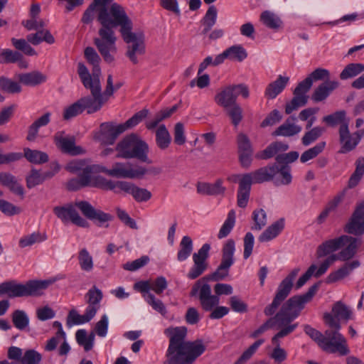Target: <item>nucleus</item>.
<instances>
[{
  "label": "nucleus",
  "instance_id": "obj_57",
  "mask_svg": "<svg viewBox=\"0 0 364 364\" xmlns=\"http://www.w3.org/2000/svg\"><path fill=\"white\" fill-rule=\"evenodd\" d=\"M326 146L325 141L318 143L314 147L305 151L301 156L300 161L305 163L312 159L316 158L320 153L323 151Z\"/></svg>",
  "mask_w": 364,
  "mask_h": 364
},
{
  "label": "nucleus",
  "instance_id": "obj_48",
  "mask_svg": "<svg viewBox=\"0 0 364 364\" xmlns=\"http://www.w3.org/2000/svg\"><path fill=\"white\" fill-rule=\"evenodd\" d=\"M11 318L14 326L21 331L26 329L29 324V318L23 310H15L12 313Z\"/></svg>",
  "mask_w": 364,
  "mask_h": 364
},
{
  "label": "nucleus",
  "instance_id": "obj_62",
  "mask_svg": "<svg viewBox=\"0 0 364 364\" xmlns=\"http://www.w3.org/2000/svg\"><path fill=\"white\" fill-rule=\"evenodd\" d=\"M150 259L148 256L144 255L132 262H127L123 264V269L127 271L134 272L146 265Z\"/></svg>",
  "mask_w": 364,
  "mask_h": 364
},
{
  "label": "nucleus",
  "instance_id": "obj_7",
  "mask_svg": "<svg viewBox=\"0 0 364 364\" xmlns=\"http://www.w3.org/2000/svg\"><path fill=\"white\" fill-rule=\"evenodd\" d=\"M325 323L330 328L327 329L323 335V350L328 353H338L341 355H346L350 353L347 345L346 339L339 333L341 328V323L335 319L330 313L323 314Z\"/></svg>",
  "mask_w": 364,
  "mask_h": 364
},
{
  "label": "nucleus",
  "instance_id": "obj_32",
  "mask_svg": "<svg viewBox=\"0 0 364 364\" xmlns=\"http://www.w3.org/2000/svg\"><path fill=\"white\" fill-rule=\"evenodd\" d=\"M289 81V77L279 75L277 79L269 83L265 90V97L268 99H274L286 87Z\"/></svg>",
  "mask_w": 364,
  "mask_h": 364
},
{
  "label": "nucleus",
  "instance_id": "obj_1",
  "mask_svg": "<svg viewBox=\"0 0 364 364\" xmlns=\"http://www.w3.org/2000/svg\"><path fill=\"white\" fill-rule=\"evenodd\" d=\"M112 1L93 0L92 2L97 8V20L101 25L99 37L94 38V44L107 63L114 61V54L117 53V37L113 28L130 18L122 6L112 4Z\"/></svg>",
  "mask_w": 364,
  "mask_h": 364
},
{
  "label": "nucleus",
  "instance_id": "obj_21",
  "mask_svg": "<svg viewBox=\"0 0 364 364\" xmlns=\"http://www.w3.org/2000/svg\"><path fill=\"white\" fill-rule=\"evenodd\" d=\"M63 132H58L54 136L55 144L62 152L71 156H77L85 153V150L81 146H75L74 136L65 138L63 136Z\"/></svg>",
  "mask_w": 364,
  "mask_h": 364
},
{
  "label": "nucleus",
  "instance_id": "obj_6",
  "mask_svg": "<svg viewBox=\"0 0 364 364\" xmlns=\"http://www.w3.org/2000/svg\"><path fill=\"white\" fill-rule=\"evenodd\" d=\"M54 280H29L26 284L17 283L14 280L0 284V296L6 294L9 298L38 296L43 294Z\"/></svg>",
  "mask_w": 364,
  "mask_h": 364
},
{
  "label": "nucleus",
  "instance_id": "obj_40",
  "mask_svg": "<svg viewBox=\"0 0 364 364\" xmlns=\"http://www.w3.org/2000/svg\"><path fill=\"white\" fill-rule=\"evenodd\" d=\"M218 10L214 5L210 6L201 22L204 26L203 33L205 34L210 31L215 24L217 20Z\"/></svg>",
  "mask_w": 364,
  "mask_h": 364
},
{
  "label": "nucleus",
  "instance_id": "obj_59",
  "mask_svg": "<svg viewBox=\"0 0 364 364\" xmlns=\"http://www.w3.org/2000/svg\"><path fill=\"white\" fill-rule=\"evenodd\" d=\"M298 326V323H295L291 324V323H287L281 326H277V328H280V331L277 333L272 338V342L273 344L277 346V343H279V339L284 338L290 333H291Z\"/></svg>",
  "mask_w": 364,
  "mask_h": 364
},
{
  "label": "nucleus",
  "instance_id": "obj_34",
  "mask_svg": "<svg viewBox=\"0 0 364 364\" xmlns=\"http://www.w3.org/2000/svg\"><path fill=\"white\" fill-rule=\"evenodd\" d=\"M289 149V145L282 141L271 143L265 149L256 154V158L269 159L275 156L279 151H285Z\"/></svg>",
  "mask_w": 364,
  "mask_h": 364
},
{
  "label": "nucleus",
  "instance_id": "obj_44",
  "mask_svg": "<svg viewBox=\"0 0 364 364\" xmlns=\"http://www.w3.org/2000/svg\"><path fill=\"white\" fill-rule=\"evenodd\" d=\"M77 259L80 269L85 272H91L94 267L92 257L87 249H81L77 255Z\"/></svg>",
  "mask_w": 364,
  "mask_h": 364
},
{
  "label": "nucleus",
  "instance_id": "obj_63",
  "mask_svg": "<svg viewBox=\"0 0 364 364\" xmlns=\"http://www.w3.org/2000/svg\"><path fill=\"white\" fill-rule=\"evenodd\" d=\"M42 360L41 355L33 349L25 351L21 359V364H39Z\"/></svg>",
  "mask_w": 364,
  "mask_h": 364
},
{
  "label": "nucleus",
  "instance_id": "obj_58",
  "mask_svg": "<svg viewBox=\"0 0 364 364\" xmlns=\"http://www.w3.org/2000/svg\"><path fill=\"white\" fill-rule=\"evenodd\" d=\"M346 112L344 110L337 111L331 114L323 117V122L330 127H335L338 124L346 123L345 122Z\"/></svg>",
  "mask_w": 364,
  "mask_h": 364
},
{
  "label": "nucleus",
  "instance_id": "obj_10",
  "mask_svg": "<svg viewBox=\"0 0 364 364\" xmlns=\"http://www.w3.org/2000/svg\"><path fill=\"white\" fill-rule=\"evenodd\" d=\"M109 181L100 175L92 176L90 168H84L82 173L78 175V178H71L68 181L67 189L70 191H76L82 188L90 186L108 191V188H112Z\"/></svg>",
  "mask_w": 364,
  "mask_h": 364
},
{
  "label": "nucleus",
  "instance_id": "obj_38",
  "mask_svg": "<svg viewBox=\"0 0 364 364\" xmlns=\"http://www.w3.org/2000/svg\"><path fill=\"white\" fill-rule=\"evenodd\" d=\"M339 249V237L333 240H328L321 243L317 247L316 255L317 258L323 257L331 252Z\"/></svg>",
  "mask_w": 364,
  "mask_h": 364
},
{
  "label": "nucleus",
  "instance_id": "obj_47",
  "mask_svg": "<svg viewBox=\"0 0 364 364\" xmlns=\"http://www.w3.org/2000/svg\"><path fill=\"white\" fill-rule=\"evenodd\" d=\"M260 21L271 29H277L282 24L280 18L269 11H264L261 14Z\"/></svg>",
  "mask_w": 364,
  "mask_h": 364
},
{
  "label": "nucleus",
  "instance_id": "obj_36",
  "mask_svg": "<svg viewBox=\"0 0 364 364\" xmlns=\"http://www.w3.org/2000/svg\"><path fill=\"white\" fill-rule=\"evenodd\" d=\"M284 226V219H279L269 226L259 237L261 242L269 241L276 237L283 230Z\"/></svg>",
  "mask_w": 364,
  "mask_h": 364
},
{
  "label": "nucleus",
  "instance_id": "obj_25",
  "mask_svg": "<svg viewBox=\"0 0 364 364\" xmlns=\"http://www.w3.org/2000/svg\"><path fill=\"white\" fill-rule=\"evenodd\" d=\"M223 181L218 178L215 183L198 182L197 193L204 196H224L226 188L223 186Z\"/></svg>",
  "mask_w": 364,
  "mask_h": 364
},
{
  "label": "nucleus",
  "instance_id": "obj_43",
  "mask_svg": "<svg viewBox=\"0 0 364 364\" xmlns=\"http://www.w3.org/2000/svg\"><path fill=\"white\" fill-rule=\"evenodd\" d=\"M235 212L234 210H231L229 211L228 214V217L226 220H225L223 225L220 228L218 234V239H223L229 235V234L231 232L232 230L233 229L235 224Z\"/></svg>",
  "mask_w": 364,
  "mask_h": 364
},
{
  "label": "nucleus",
  "instance_id": "obj_26",
  "mask_svg": "<svg viewBox=\"0 0 364 364\" xmlns=\"http://www.w3.org/2000/svg\"><path fill=\"white\" fill-rule=\"evenodd\" d=\"M198 299L203 309L205 311H212L220 301L218 296L211 294V288L208 284H204L200 287Z\"/></svg>",
  "mask_w": 364,
  "mask_h": 364
},
{
  "label": "nucleus",
  "instance_id": "obj_2",
  "mask_svg": "<svg viewBox=\"0 0 364 364\" xmlns=\"http://www.w3.org/2000/svg\"><path fill=\"white\" fill-rule=\"evenodd\" d=\"M169 344L164 364H192L206 350L201 339L186 341L187 328L170 327L165 330Z\"/></svg>",
  "mask_w": 364,
  "mask_h": 364
},
{
  "label": "nucleus",
  "instance_id": "obj_24",
  "mask_svg": "<svg viewBox=\"0 0 364 364\" xmlns=\"http://www.w3.org/2000/svg\"><path fill=\"white\" fill-rule=\"evenodd\" d=\"M92 74L90 73V79L87 89L90 90L92 97L97 98L100 100H107V98L103 97L102 93L101 83L100 77L101 75V69L100 64L92 65Z\"/></svg>",
  "mask_w": 364,
  "mask_h": 364
},
{
  "label": "nucleus",
  "instance_id": "obj_55",
  "mask_svg": "<svg viewBox=\"0 0 364 364\" xmlns=\"http://www.w3.org/2000/svg\"><path fill=\"white\" fill-rule=\"evenodd\" d=\"M254 225L251 227L252 230H261L267 225V215L265 211L260 208L252 213Z\"/></svg>",
  "mask_w": 364,
  "mask_h": 364
},
{
  "label": "nucleus",
  "instance_id": "obj_31",
  "mask_svg": "<svg viewBox=\"0 0 364 364\" xmlns=\"http://www.w3.org/2000/svg\"><path fill=\"white\" fill-rule=\"evenodd\" d=\"M0 178V184L7 187L11 192L19 196L21 199L24 198L23 187L18 182L16 176L9 172H2V176Z\"/></svg>",
  "mask_w": 364,
  "mask_h": 364
},
{
  "label": "nucleus",
  "instance_id": "obj_49",
  "mask_svg": "<svg viewBox=\"0 0 364 364\" xmlns=\"http://www.w3.org/2000/svg\"><path fill=\"white\" fill-rule=\"evenodd\" d=\"M0 89L9 94L19 93L22 90L19 82L4 76L0 77Z\"/></svg>",
  "mask_w": 364,
  "mask_h": 364
},
{
  "label": "nucleus",
  "instance_id": "obj_5",
  "mask_svg": "<svg viewBox=\"0 0 364 364\" xmlns=\"http://www.w3.org/2000/svg\"><path fill=\"white\" fill-rule=\"evenodd\" d=\"M77 208L82 214L88 220L93 221L97 226L101 227L104 223L112 221L113 215L103 212L100 209H95L88 201L80 200L75 203V205L68 204L66 206H55L53 213L63 222L70 220L73 224L87 228L89 223L82 218L75 209Z\"/></svg>",
  "mask_w": 364,
  "mask_h": 364
},
{
  "label": "nucleus",
  "instance_id": "obj_17",
  "mask_svg": "<svg viewBox=\"0 0 364 364\" xmlns=\"http://www.w3.org/2000/svg\"><path fill=\"white\" fill-rule=\"evenodd\" d=\"M210 245L208 243L203 245L198 252L193 255L194 264L188 273V277L191 279H195L200 277L208 268V263L207 259L209 257Z\"/></svg>",
  "mask_w": 364,
  "mask_h": 364
},
{
  "label": "nucleus",
  "instance_id": "obj_20",
  "mask_svg": "<svg viewBox=\"0 0 364 364\" xmlns=\"http://www.w3.org/2000/svg\"><path fill=\"white\" fill-rule=\"evenodd\" d=\"M146 173L144 167L139 166L137 168H132L130 163L116 162L114 164L111 174L112 177L123 178H141Z\"/></svg>",
  "mask_w": 364,
  "mask_h": 364
},
{
  "label": "nucleus",
  "instance_id": "obj_28",
  "mask_svg": "<svg viewBox=\"0 0 364 364\" xmlns=\"http://www.w3.org/2000/svg\"><path fill=\"white\" fill-rule=\"evenodd\" d=\"M343 230L346 233L354 235L356 237H362L364 235V217H360L352 214L347 223L344 225Z\"/></svg>",
  "mask_w": 364,
  "mask_h": 364
},
{
  "label": "nucleus",
  "instance_id": "obj_19",
  "mask_svg": "<svg viewBox=\"0 0 364 364\" xmlns=\"http://www.w3.org/2000/svg\"><path fill=\"white\" fill-rule=\"evenodd\" d=\"M239 161L243 168H249L252 161L253 149L247 134L240 133L237 136Z\"/></svg>",
  "mask_w": 364,
  "mask_h": 364
},
{
  "label": "nucleus",
  "instance_id": "obj_45",
  "mask_svg": "<svg viewBox=\"0 0 364 364\" xmlns=\"http://www.w3.org/2000/svg\"><path fill=\"white\" fill-rule=\"evenodd\" d=\"M21 58L23 55L17 50L0 48V64L16 63Z\"/></svg>",
  "mask_w": 364,
  "mask_h": 364
},
{
  "label": "nucleus",
  "instance_id": "obj_37",
  "mask_svg": "<svg viewBox=\"0 0 364 364\" xmlns=\"http://www.w3.org/2000/svg\"><path fill=\"white\" fill-rule=\"evenodd\" d=\"M331 314L335 319L348 321L352 318L353 311L342 301L336 302L331 310Z\"/></svg>",
  "mask_w": 364,
  "mask_h": 364
},
{
  "label": "nucleus",
  "instance_id": "obj_39",
  "mask_svg": "<svg viewBox=\"0 0 364 364\" xmlns=\"http://www.w3.org/2000/svg\"><path fill=\"white\" fill-rule=\"evenodd\" d=\"M23 156L29 162L36 164H41L48 161V156L46 153L29 148H24Z\"/></svg>",
  "mask_w": 364,
  "mask_h": 364
},
{
  "label": "nucleus",
  "instance_id": "obj_56",
  "mask_svg": "<svg viewBox=\"0 0 364 364\" xmlns=\"http://www.w3.org/2000/svg\"><path fill=\"white\" fill-rule=\"evenodd\" d=\"M11 41L16 50L23 52L25 55L30 56L36 55V50L29 45L26 39L12 38Z\"/></svg>",
  "mask_w": 364,
  "mask_h": 364
},
{
  "label": "nucleus",
  "instance_id": "obj_52",
  "mask_svg": "<svg viewBox=\"0 0 364 364\" xmlns=\"http://www.w3.org/2000/svg\"><path fill=\"white\" fill-rule=\"evenodd\" d=\"M264 340L263 338L258 339L254 343H252L247 350H245L240 358L235 361L234 364H244L249 360L252 356L257 351L258 348L264 343Z\"/></svg>",
  "mask_w": 364,
  "mask_h": 364
},
{
  "label": "nucleus",
  "instance_id": "obj_3",
  "mask_svg": "<svg viewBox=\"0 0 364 364\" xmlns=\"http://www.w3.org/2000/svg\"><path fill=\"white\" fill-rule=\"evenodd\" d=\"M291 179L290 167L289 166H279L277 163L243 174L239 182L237 205L240 208L247 206L252 183L272 181L275 186H279L290 184Z\"/></svg>",
  "mask_w": 364,
  "mask_h": 364
},
{
  "label": "nucleus",
  "instance_id": "obj_61",
  "mask_svg": "<svg viewBox=\"0 0 364 364\" xmlns=\"http://www.w3.org/2000/svg\"><path fill=\"white\" fill-rule=\"evenodd\" d=\"M149 114V110L143 109L139 112L135 113L131 118L123 123V125L126 130L131 129L138 124H139L143 119H144Z\"/></svg>",
  "mask_w": 364,
  "mask_h": 364
},
{
  "label": "nucleus",
  "instance_id": "obj_46",
  "mask_svg": "<svg viewBox=\"0 0 364 364\" xmlns=\"http://www.w3.org/2000/svg\"><path fill=\"white\" fill-rule=\"evenodd\" d=\"M364 71V64L350 63L347 65L340 74L341 80H347L357 76Z\"/></svg>",
  "mask_w": 364,
  "mask_h": 364
},
{
  "label": "nucleus",
  "instance_id": "obj_4",
  "mask_svg": "<svg viewBox=\"0 0 364 364\" xmlns=\"http://www.w3.org/2000/svg\"><path fill=\"white\" fill-rule=\"evenodd\" d=\"M321 282H318L312 285L305 294L294 295L287 299L281 305L279 310L269 318L262 326L251 333L250 337L256 338L264 333L268 329L274 326H281L287 323H291L301 314L305 304L311 301L317 292Z\"/></svg>",
  "mask_w": 364,
  "mask_h": 364
},
{
  "label": "nucleus",
  "instance_id": "obj_30",
  "mask_svg": "<svg viewBox=\"0 0 364 364\" xmlns=\"http://www.w3.org/2000/svg\"><path fill=\"white\" fill-rule=\"evenodd\" d=\"M0 178V184L7 187L11 192L19 196L21 199L24 198L23 187L18 182L16 176L9 172H2V176Z\"/></svg>",
  "mask_w": 364,
  "mask_h": 364
},
{
  "label": "nucleus",
  "instance_id": "obj_50",
  "mask_svg": "<svg viewBox=\"0 0 364 364\" xmlns=\"http://www.w3.org/2000/svg\"><path fill=\"white\" fill-rule=\"evenodd\" d=\"M46 239L47 235L45 232L41 233L39 232H35L21 238L19 240V246L23 248L28 246H31L35 243L45 241Z\"/></svg>",
  "mask_w": 364,
  "mask_h": 364
},
{
  "label": "nucleus",
  "instance_id": "obj_51",
  "mask_svg": "<svg viewBox=\"0 0 364 364\" xmlns=\"http://www.w3.org/2000/svg\"><path fill=\"white\" fill-rule=\"evenodd\" d=\"M225 52L228 59L238 62L242 61L247 56L246 50L240 45L232 46L227 48Z\"/></svg>",
  "mask_w": 364,
  "mask_h": 364
},
{
  "label": "nucleus",
  "instance_id": "obj_18",
  "mask_svg": "<svg viewBox=\"0 0 364 364\" xmlns=\"http://www.w3.org/2000/svg\"><path fill=\"white\" fill-rule=\"evenodd\" d=\"M363 244L362 237L343 235L339 237V249L343 247L341 253L345 262L349 261L357 254L358 250Z\"/></svg>",
  "mask_w": 364,
  "mask_h": 364
},
{
  "label": "nucleus",
  "instance_id": "obj_16",
  "mask_svg": "<svg viewBox=\"0 0 364 364\" xmlns=\"http://www.w3.org/2000/svg\"><path fill=\"white\" fill-rule=\"evenodd\" d=\"M109 183H111L112 188H108V191H113L116 188H119L121 191L131 194L138 203L146 202L150 200L152 196L151 193L146 188L138 187L130 182L124 181H113L109 180Z\"/></svg>",
  "mask_w": 364,
  "mask_h": 364
},
{
  "label": "nucleus",
  "instance_id": "obj_54",
  "mask_svg": "<svg viewBox=\"0 0 364 364\" xmlns=\"http://www.w3.org/2000/svg\"><path fill=\"white\" fill-rule=\"evenodd\" d=\"M225 109L227 111V115L231 120V123L235 127H237L243 119V112L240 105L239 104H236Z\"/></svg>",
  "mask_w": 364,
  "mask_h": 364
},
{
  "label": "nucleus",
  "instance_id": "obj_53",
  "mask_svg": "<svg viewBox=\"0 0 364 364\" xmlns=\"http://www.w3.org/2000/svg\"><path fill=\"white\" fill-rule=\"evenodd\" d=\"M325 132V129L321 127H315L305 133L301 138V142L304 146H309L316 141Z\"/></svg>",
  "mask_w": 364,
  "mask_h": 364
},
{
  "label": "nucleus",
  "instance_id": "obj_8",
  "mask_svg": "<svg viewBox=\"0 0 364 364\" xmlns=\"http://www.w3.org/2000/svg\"><path fill=\"white\" fill-rule=\"evenodd\" d=\"M115 151L117 152V158L137 159L142 162L151 163L147 156L148 144L135 133L127 135L118 142Z\"/></svg>",
  "mask_w": 364,
  "mask_h": 364
},
{
  "label": "nucleus",
  "instance_id": "obj_42",
  "mask_svg": "<svg viewBox=\"0 0 364 364\" xmlns=\"http://www.w3.org/2000/svg\"><path fill=\"white\" fill-rule=\"evenodd\" d=\"M355 170L348 180V186L349 188L355 187L364 174V158H358L355 161Z\"/></svg>",
  "mask_w": 364,
  "mask_h": 364
},
{
  "label": "nucleus",
  "instance_id": "obj_12",
  "mask_svg": "<svg viewBox=\"0 0 364 364\" xmlns=\"http://www.w3.org/2000/svg\"><path fill=\"white\" fill-rule=\"evenodd\" d=\"M299 268L294 269L279 284L277 292L271 304L264 309L265 316L273 315L279 307L284 303V300L289 295L293 287V282L298 273Z\"/></svg>",
  "mask_w": 364,
  "mask_h": 364
},
{
  "label": "nucleus",
  "instance_id": "obj_27",
  "mask_svg": "<svg viewBox=\"0 0 364 364\" xmlns=\"http://www.w3.org/2000/svg\"><path fill=\"white\" fill-rule=\"evenodd\" d=\"M296 120V117H289L282 125L272 132V136H292L297 134L301 131V127L294 124Z\"/></svg>",
  "mask_w": 364,
  "mask_h": 364
},
{
  "label": "nucleus",
  "instance_id": "obj_13",
  "mask_svg": "<svg viewBox=\"0 0 364 364\" xmlns=\"http://www.w3.org/2000/svg\"><path fill=\"white\" fill-rule=\"evenodd\" d=\"M105 100H100L92 96L81 97L71 105L67 107L63 112V117L65 120H69L87 109V114H92L99 111Z\"/></svg>",
  "mask_w": 364,
  "mask_h": 364
},
{
  "label": "nucleus",
  "instance_id": "obj_14",
  "mask_svg": "<svg viewBox=\"0 0 364 364\" xmlns=\"http://www.w3.org/2000/svg\"><path fill=\"white\" fill-rule=\"evenodd\" d=\"M240 95L245 99L249 97L250 91L246 85L238 84L227 86L215 95V101L218 105L228 109L229 107L237 104V97Z\"/></svg>",
  "mask_w": 364,
  "mask_h": 364
},
{
  "label": "nucleus",
  "instance_id": "obj_15",
  "mask_svg": "<svg viewBox=\"0 0 364 364\" xmlns=\"http://www.w3.org/2000/svg\"><path fill=\"white\" fill-rule=\"evenodd\" d=\"M126 131L123 124L106 122L100 124L99 130L94 134V139L102 145H112L117 138Z\"/></svg>",
  "mask_w": 364,
  "mask_h": 364
},
{
  "label": "nucleus",
  "instance_id": "obj_35",
  "mask_svg": "<svg viewBox=\"0 0 364 364\" xmlns=\"http://www.w3.org/2000/svg\"><path fill=\"white\" fill-rule=\"evenodd\" d=\"M156 144L161 150L166 149L171 144V136L164 124H160L155 133Z\"/></svg>",
  "mask_w": 364,
  "mask_h": 364
},
{
  "label": "nucleus",
  "instance_id": "obj_11",
  "mask_svg": "<svg viewBox=\"0 0 364 364\" xmlns=\"http://www.w3.org/2000/svg\"><path fill=\"white\" fill-rule=\"evenodd\" d=\"M235 250V242L234 240H228L222 248V259L220 265L213 273L206 275L202 280L220 281L227 277L229 274L230 268L234 263Z\"/></svg>",
  "mask_w": 364,
  "mask_h": 364
},
{
  "label": "nucleus",
  "instance_id": "obj_9",
  "mask_svg": "<svg viewBox=\"0 0 364 364\" xmlns=\"http://www.w3.org/2000/svg\"><path fill=\"white\" fill-rule=\"evenodd\" d=\"M118 26L123 41L127 44L125 55L133 65H137L139 63V56L146 53L144 33L132 32L133 23L130 18Z\"/></svg>",
  "mask_w": 364,
  "mask_h": 364
},
{
  "label": "nucleus",
  "instance_id": "obj_60",
  "mask_svg": "<svg viewBox=\"0 0 364 364\" xmlns=\"http://www.w3.org/2000/svg\"><path fill=\"white\" fill-rule=\"evenodd\" d=\"M308 96L294 95L290 102L285 106L286 114H289L299 107L305 106L308 102Z\"/></svg>",
  "mask_w": 364,
  "mask_h": 364
},
{
  "label": "nucleus",
  "instance_id": "obj_41",
  "mask_svg": "<svg viewBox=\"0 0 364 364\" xmlns=\"http://www.w3.org/2000/svg\"><path fill=\"white\" fill-rule=\"evenodd\" d=\"M180 249L177 254L178 261L186 260L192 253L193 246L192 239L189 236H183L180 242Z\"/></svg>",
  "mask_w": 364,
  "mask_h": 364
},
{
  "label": "nucleus",
  "instance_id": "obj_22",
  "mask_svg": "<svg viewBox=\"0 0 364 364\" xmlns=\"http://www.w3.org/2000/svg\"><path fill=\"white\" fill-rule=\"evenodd\" d=\"M360 140V136L354 137L348 129V123H343L339 128V141L341 149L339 153L345 154L353 150Z\"/></svg>",
  "mask_w": 364,
  "mask_h": 364
},
{
  "label": "nucleus",
  "instance_id": "obj_29",
  "mask_svg": "<svg viewBox=\"0 0 364 364\" xmlns=\"http://www.w3.org/2000/svg\"><path fill=\"white\" fill-rule=\"evenodd\" d=\"M338 82L326 80L319 85L311 95V100L316 102L326 100L331 92L338 87Z\"/></svg>",
  "mask_w": 364,
  "mask_h": 364
},
{
  "label": "nucleus",
  "instance_id": "obj_64",
  "mask_svg": "<svg viewBox=\"0 0 364 364\" xmlns=\"http://www.w3.org/2000/svg\"><path fill=\"white\" fill-rule=\"evenodd\" d=\"M146 302L157 312L162 316H166L167 311L164 303L151 293H149L146 299Z\"/></svg>",
  "mask_w": 364,
  "mask_h": 364
},
{
  "label": "nucleus",
  "instance_id": "obj_23",
  "mask_svg": "<svg viewBox=\"0 0 364 364\" xmlns=\"http://www.w3.org/2000/svg\"><path fill=\"white\" fill-rule=\"evenodd\" d=\"M360 262L358 259H355L351 262H345L336 271L332 272L328 275L326 278V283L332 284L346 278L355 269L360 267Z\"/></svg>",
  "mask_w": 364,
  "mask_h": 364
},
{
  "label": "nucleus",
  "instance_id": "obj_33",
  "mask_svg": "<svg viewBox=\"0 0 364 364\" xmlns=\"http://www.w3.org/2000/svg\"><path fill=\"white\" fill-rule=\"evenodd\" d=\"M20 82L27 86H36L46 82L47 77L39 71L21 73L18 75Z\"/></svg>",
  "mask_w": 364,
  "mask_h": 364
}]
</instances>
